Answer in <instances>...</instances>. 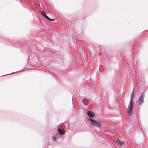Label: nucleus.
Masks as SVG:
<instances>
[{
  "label": "nucleus",
  "instance_id": "obj_3",
  "mask_svg": "<svg viewBox=\"0 0 148 148\" xmlns=\"http://www.w3.org/2000/svg\"><path fill=\"white\" fill-rule=\"evenodd\" d=\"M116 141L119 145L120 146H123L124 144V142L123 141L121 140L120 139H118L116 140Z\"/></svg>",
  "mask_w": 148,
  "mask_h": 148
},
{
  "label": "nucleus",
  "instance_id": "obj_1",
  "mask_svg": "<svg viewBox=\"0 0 148 148\" xmlns=\"http://www.w3.org/2000/svg\"><path fill=\"white\" fill-rule=\"evenodd\" d=\"M90 121L93 125L98 128L100 127L101 126L99 121L94 120L91 118H90Z\"/></svg>",
  "mask_w": 148,
  "mask_h": 148
},
{
  "label": "nucleus",
  "instance_id": "obj_5",
  "mask_svg": "<svg viewBox=\"0 0 148 148\" xmlns=\"http://www.w3.org/2000/svg\"><path fill=\"white\" fill-rule=\"evenodd\" d=\"M128 114L131 116L132 114V109H127Z\"/></svg>",
  "mask_w": 148,
  "mask_h": 148
},
{
  "label": "nucleus",
  "instance_id": "obj_11",
  "mask_svg": "<svg viewBox=\"0 0 148 148\" xmlns=\"http://www.w3.org/2000/svg\"><path fill=\"white\" fill-rule=\"evenodd\" d=\"M41 14L42 15V16H44L46 14L43 11H41Z\"/></svg>",
  "mask_w": 148,
  "mask_h": 148
},
{
  "label": "nucleus",
  "instance_id": "obj_6",
  "mask_svg": "<svg viewBox=\"0 0 148 148\" xmlns=\"http://www.w3.org/2000/svg\"><path fill=\"white\" fill-rule=\"evenodd\" d=\"M88 115L90 117H92L93 116V113L91 111H88L87 112Z\"/></svg>",
  "mask_w": 148,
  "mask_h": 148
},
{
  "label": "nucleus",
  "instance_id": "obj_2",
  "mask_svg": "<svg viewBox=\"0 0 148 148\" xmlns=\"http://www.w3.org/2000/svg\"><path fill=\"white\" fill-rule=\"evenodd\" d=\"M144 95L141 94L138 99V103L139 105L142 104L144 101Z\"/></svg>",
  "mask_w": 148,
  "mask_h": 148
},
{
  "label": "nucleus",
  "instance_id": "obj_8",
  "mask_svg": "<svg viewBox=\"0 0 148 148\" xmlns=\"http://www.w3.org/2000/svg\"><path fill=\"white\" fill-rule=\"evenodd\" d=\"M46 19H48V20L50 21H54L53 19H51L48 16H47V15L46 14L44 16Z\"/></svg>",
  "mask_w": 148,
  "mask_h": 148
},
{
  "label": "nucleus",
  "instance_id": "obj_12",
  "mask_svg": "<svg viewBox=\"0 0 148 148\" xmlns=\"http://www.w3.org/2000/svg\"><path fill=\"white\" fill-rule=\"evenodd\" d=\"M11 73H9V74H6V75H2V76H4L5 75H10V74H11Z\"/></svg>",
  "mask_w": 148,
  "mask_h": 148
},
{
  "label": "nucleus",
  "instance_id": "obj_4",
  "mask_svg": "<svg viewBox=\"0 0 148 148\" xmlns=\"http://www.w3.org/2000/svg\"><path fill=\"white\" fill-rule=\"evenodd\" d=\"M133 103L132 101H130L127 109H133Z\"/></svg>",
  "mask_w": 148,
  "mask_h": 148
},
{
  "label": "nucleus",
  "instance_id": "obj_9",
  "mask_svg": "<svg viewBox=\"0 0 148 148\" xmlns=\"http://www.w3.org/2000/svg\"><path fill=\"white\" fill-rule=\"evenodd\" d=\"M57 137L56 136H53L52 138V140L55 141H57Z\"/></svg>",
  "mask_w": 148,
  "mask_h": 148
},
{
  "label": "nucleus",
  "instance_id": "obj_10",
  "mask_svg": "<svg viewBox=\"0 0 148 148\" xmlns=\"http://www.w3.org/2000/svg\"><path fill=\"white\" fill-rule=\"evenodd\" d=\"M134 92L133 91L132 92V95L131 98V99H130V101H132L133 98L134 96Z\"/></svg>",
  "mask_w": 148,
  "mask_h": 148
},
{
  "label": "nucleus",
  "instance_id": "obj_7",
  "mask_svg": "<svg viewBox=\"0 0 148 148\" xmlns=\"http://www.w3.org/2000/svg\"><path fill=\"white\" fill-rule=\"evenodd\" d=\"M58 131L59 133L61 135L64 134L65 133V131L62 130L60 128L58 129Z\"/></svg>",
  "mask_w": 148,
  "mask_h": 148
}]
</instances>
